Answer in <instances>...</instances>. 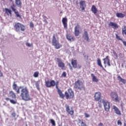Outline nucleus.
<instances>
[{"label": "nucleus", "instance_id": "4", "mask_svg": "<svg viewBox=\"0 0 126 126\" xmlns=\"http://www.w3.org/2000/svg\"><path fill=\"white\" fill-rule=\"evenodd\" d=\"M52 46H54L56 50H59V49H61L62 47H63L62 44L60 43L59 40H57V38H56V35L55 34H54L53 36Z\"/></svg>", "mask_w": 126, "mask_h": 126}, {"label": "nucleus", "instance_id": "6", "mask_svg": "<svg viewBox=\"0 0 126 126\" xmlns=\"http://www.w3.org/2000/svg\"><path fill=\"white\" fill-rule=\"evenodd\" d=\"M110 96L113 101L114 102H118V103H120V101L122 100L121 97H119V95H118V94L116 92H111Z\"/></svg>", "mask_w": 126, "mask_h": 126}, {"label": "nucleus", "instance_id": "3", "mask_svg": "<svg viewBox=\"0 0 126 126\" xmlns=\"http://www.w3.org/2000/svg\"><path fill=\"white\" fill-rule=\"evenodd\" d=\"M74 88L77 89V90H80V91L83 90H85V87H84V85H83V84L80 80H78L77 81L75 82Z\"/></svg>", "mask_w": 126, "mask_h": 126}, {"label": "nucleus", "instance_id": "19", "mask_svg": "<svg viewBox=\"0 0 126 126\" xmlns=\"http://www.w3.org/2000/svg\"><path fill=\"white\" fill-rule=\"evenodd\" d=\"M104 64H107L108 66H111V63H110V59H109V56H106L103 59Z\"/></svg>", "mask_w": 126, "mask_h": 126}, {"label": "nucleus", "instance_id": "59", "mask_svg": "<svg viewBox=\"0 0 126 126\" xmlns=\"http://www.w3.org/2000/svg\"><path fill=\"white\" fill-rule=\"evenodd\" d=\"M105 67H106V65L105 66Z\"/></svg>", "mask_w": 126, "mask_h": 126}, {"label": "nucleus", "instance_id": "15", "mask_svg": "<svg viewBox=\"0 0 126 126\" xmlns=\"http://www.w3.org/2000/svg\"><path fill=\"white\" fill-rule=\"evenodd\" d=\"M113 109L114 110V112L116 115H118V116H122V112H121V110L118 108L116 105L113 106Z\"/></svg>", "mask_w": 126, "mask_h": 126}, {"label": "nucleus", "instance_id": "38", "mask_svg": "<svg viewBox=\"0 0 126 126\" xmlns=\"http://www.w3.org/2000/svg\"><path fill=\"white\" fill-rule=\"evenodd\" d=\"M34 77H38L39 76V72H35L33 74Z\"/></svg>", "mask_w": 126, "mask_h": 126}, {"label": "nucleus", "instance_id": "26", "mask_svg": "<svg viewBox=\"0 0 126 126\" xmlns=\"http://www.w3.org/2000/svg\"><path fill=\"white\" fill-rule=\"evenodd\" d=\"M91 76L92 77V80L94 82H98L99 80L97 78V77L94 75V74H91Z\"/></svg>", "mask_w": 126, "mask_h": 126}, {"label": "nucleus", "instance_id": "16", "mask_svg": "<svg viewBox=\"0 0 126 126\" xmlns=\"http://www.w3.org/2000/svg\"><path fill=\"white\" fill-rule=\"evenodd\" d=\"M83 38L86 40L87 42H89L90 39L89 38V35H88V32L87 31H85L83 34Z\"/></svg>", "mask_w": 126, "mask_h": 126}, {"label": "nucleus", "instance_id": "43", "mask_svg": "<svg viewBox=\"0 0 126 126\" xmlns=\"http://www.w3.org/2000/svg\"><path fill=\"white\" fill-rule=\"evenodd\" d=\"M21 88H22V87H20L18 90L16 91V93L17 94H19V93H20V89H21Z\"/></svg>", "mask_w": 126, "mask_h": 126}, {"label": "nucleus", "instance_id": "27", "mask_svg": "<svg viewBox=\"0 0 126 126\" xmlns=\"http://www.w3.org/2000/svg\"><path fill=\"white\" fill-rule=\"evenodd\" d=\"M5 13H6V14H7L8 15H12V11H11V10L7 8H5Z\"/></svg>", "mask_w": 126, "mask_h": 126}, {"label": "nucleus", "instance_id": "13", "mask_svg": "<svg viewBox=\"0 0 126 126\" xmlns=\"http://www.w3.org/2000/svg\"><path fill=\"white\" fill-rule=\"evenodd\" d=\"M79 29H80V26L79 25V24H77L76 26H75L74 28L75 36H79V34L81 33L80 31H79Z\"/></svg>", "mask_w": 126, "mask_h": 126}, {"label": "nucleus", "instance_id": "37", "mask_svg": "<svg viewBox=\"0 0 126 126\" xmlns=\"http://www.w3.org/2000/svg\"><path fill=\"white\" fill-rule=\"evenodd\" d=\"M116 39L117 40H118L119 41H123V39L121 38V37L120 36H119V35H118L117 34H116Z\"/></svg>", "mask_w": 126, "mask_h": 126}, {"label": "nucleus", "instance_id": "31", "mask_svg": "<svg viewBox=\"0 0 126 126\" xmlns=\"http://www.w3.org/2000/svg\"><path fill=\"white\" fill-rule=\"evenodd\" d=\"M113 54L114 55L115 60H118L119 56H118L117 52L115 51V50H113Z\"/></svg>", "mask_w": 126, "mask_h": 126}, {"label": "nucleus", "instance_id": "33", "mask_svg": "<svg viewBox=\"0 0 126 126\" xmlns=\"http://www.w3.org/2000/svg\"><path fill=\"white\" fill-rule=\"evenodd\" d=\"M122 34L126 36V26H124V28L122 29Z\"/></svg>", "mask_w": 126, "mask_h": 126}, {"label": "nucleus", "instance_id": "46", "mask_svg": "<svg viewBox=\"0 0 126 126\" xmlns=\"http://www.w3.org/2000/svg\"><path fill=\"white\" fill-rule=\"evenodd\" d=\"M12 117H13L14 118H15V117H16V113H15V112H13L11 114Z\"/></svg>", "mask_w": 126, "mask_h": 126}, {"label": "nucleus", "instance_id": "53", "mask_svg": "<svg viewBox=\"0 0 126 126\" xmlns=\"http://www.w3.org/2000/svg\"><path fill=\"white\" fill-rule=\"evenodd\" d=\"M82 10H85V7L83 6L82 7Z\"/></svg>", "mask_w": 126, "mask_h": 126}, {"label": "nucleus", "instance_id": "18", "mask_svg": "<svg viewBox=\"0 0 126 126\" xmlns=\"http://www.w3.org/2000/svg\"><path fill=\"white\" fill-rule=\"evenodd\" d=\"M108 25L109 27H112V28H113V29H117L119 28V26L118 25V24L114 23L113 22H109Z\"/></svg>", "mask_w": 126, "mask_h": 126}, {"label": "nucleus", "instance_id": "47", "mask_svg": "<svg viewBox=\"0 0 126 126\" xmlns=\"http://www.w3.org/2000/svg\"><path fill=\"white\" fill-rule=\"evenodd\" d=\"M81 126H87V125H86L85 123H84V122H81Z\"/></svg>", "mask_w": 126, "mask_h": 126}, {"label": "nucleus", "instance_id": "24", "mask_svg": "<svg viewBox=\"0 0 126 126\" xmlns=\"http://www.w3.org/2000/svg\"><path fill=\"white\" fill-rule=\"evenodd\" d=\"M58 93L60 95V98H61V99H64V96L65 95V94H63V92H62V90H59L58 91Z\"/></svg>", "mask_w": 126, "mask_h": 126}, {"label": "nucleus", "instance_id": "42", "mask_svg": "<svg viewBox=\"0 0 126 126\" xmlns=\"http://www.w3.org/2000/svg\"><path fill=\"white\" fill-rule=\"evenodd\" d=\"M26 46H27V47H33V44H30L28 42L26 43Z\"/></svg>", "mask_w": 126, "mask_h": 126}, {"label": "nucleus", "instance_id": "40", "mask_svg": "<svg viewBox=\"0 0 126 126\" xmlns=\"http://www.w3.org/2000/svg\"><path fill=\"white\" fill-rule=\"evenodd\" d=\"M62 77H66V72L65 71H64L63 72Z\"/></svg>", "mask_w": 126, "mask_h": 126}, {"label": "nucleus", "instance_id": "50", "mask_svg": "<svg viewBox=\"0 0 126 126\" xmlns=\"http://www.w3.org/2000/svg\"><path fill=\"white\" fill-rule=\"evenodd\" d=\"M56 87L57 88V89L58 90V91H59V90H61L59 88V86H58V84H56Z\"/></svg>", "mask_w": 126, "mask_h": 126}, {"label": "nucleus", "instance_id": "58", "mask_svg": "<svg viewBox=\"0 0 126 126\" xmlns=\"http://www.w3.org/2000/svg\"><path fill=\"white\" fill-rule=\"evenodd\" d=\"M60 13H63V12L62 11L60 12Z\"/></svg>", "mask_w": 126, "mask_h": 126}, {"label": "nucleus", "instance_id": "8", "mask_svg": "<svg viewBox=\"0 0 126 126\" xmlns=\"http://www.w3.org/2000/svg\"><path fill=\"white\" fill-rule=\"evenodd\" d=\"M58 64L59 67H60L62 70H64L65 69V64L63 62L62 59L60 58L56 59Z\"/></svg>", "mask_w": 126, "mask_h": 126}, {"label": "nucleus", "instance_id": "39", "mask_svg": "<svg viewBox=\"0 0 126 126\" xmlns=\"http://www.w3.org/2000/svg\"><path fill=\"white\" fill-rule=\"evenodd\" d=\"M67 65L69 66V68L70 69V70H73V68L71 66V64H70V63H67Z\"/></svg>", "mask_w": 126, "mask_h": 126}, {"label": "nucleus", "instance_id": "25", "mask_svg": "<svg viewBox=\"0 0 126 126\" xmlns=\"http://www.w3.org/2000/svg\"><path fill=\"white\" fill-rule=\"evenodd\" d=\"M116 16L118 18H124L126 16V15L123 13H117Z\"/></svg>", "mask_w": 126, "mask_h": 126}, {"label": "nucleus", "instance_id": "20", "mask_svg": "<svg viewBox=\"0 0 126 126\" xmlns=\"http://www.w3.org/2000/svg\"><path fill=\"white\" fill-rule=\"evenodd\" d=\"M66 38L68 41H70V42H73V41L75 40V37H74V36L71 35V34H67Z\"/></svg>", "mask_w": 126, "mask_h": 126}, {"label": "nucleus", "instance_id": "32", "mask_svg": "<svg viewBox=\"0 0 126 126\" xmlns=\"http://www.w3.org/2000/svg\"><path fill=\"white\" fill-rule=\"evenodd\" d=\"M80 5L81 6H84V7H86V3H85V1L82 0L80 2Z\"/></svg>", "mask_w": 126, "mask_h": 126}, {"label": "nucleus", "instance_id": "48", "mask_svg": "<svg viewBox=\"0 0 126 126\" xmlns=\"http://www.w3.org/2000/svg\"><path fill=\"white\" fill-rule=\"evenodd\" d=\"M121 42H123V44L125 46V47H126V41H124V40H122Z\"/></svg>", "mask_w": 126, "mask_h": 126}, {"label": "nucleus", "instance_id": "44", "mask_svg": "<svg viewBox=\"0 0 126 126\" xmlns=\"http://www.w3.org/2000/svg\"><path fill=\"white\" fill-rule=\"evenodd\" d=\"M85 118H90V115L88 114V113H84Z\"/></svg>", "mask_w": 126, "mask_h": 126}, {"label": "nucleus", "instance_id": "34", "mask_svg": "<svg viewBox=\"0 0 126 126\" xmlns=\"http://www.w3.org/2000/svg\"><path fill=\"white\" fill-rule=\"evenodd\" d=\"M98 104V107L99 108H102V103H103V99H100L97 101Z\"/></svg>", "mask_w": 126, "mask_h": 126}, {"label": "nucleus", "instance_id": "36", "mask_svg": "<svg viewBox=\"0 0 126 126\" xmlns=\"http://www.w3.org/2000/svg\"><path fill=\"white\" fill-rule=\"evenodd\" d=\"M50 123L52 124V126H56V122L54 119H50Z\"/></svg>", "mask_w": 126, "mask_h": 126}, {"label": "nucleus", "instance_id": "29", "mask_svg": "<svg viewBox=\"0 0 126 126\" xmlns=\"http://www.w3.org/2000/svg\"><path fill=\"white\" fill-rule=\"evenodd\" d=\"M97 63L98 65V66H100L102 68H104V67H103V65H102V62H101V59H97Z\"/></svg>", "mask_w": 126, "mask_h": 126}, {"label": "nucleus", "instance_id": "11", "mask_svg": "<svg viewBox=\"0 0 126 126\" xmlns=\"http://www.w3.org/2000/svg\"><path fill=\"white\" fill-rule=\"evenodd\" d=\"M65 107L66 109V112H67L69 115H70V116H73V115H74V110H73L72 107L70 108V107H69L67 104L65 105Z\"/></svg>", "mask_w": 126, "mask_h": 126}, {"label": "nucleus", "instance_id": "5", "mask_svg": "<svg viewBox=\"0 0 126 126\" xmlns=\"http://www.w3.org/2000/svg\"><path fill=\"white\" fill-rule=\"evenodd\" d=\"M67 91L68 92H65L64 94L66 99H67V100H68V99H72V98L74 97V93L73 92V91H72V89H69Z\"/></svg>", "mask_w": 126, "mask_h": 126}, {"label": "nucleus", "instance_id": "23", "mask_svg": "<svg viewBox=\"0 0 126 126\" xmlns=\"http://www.w3.org/2000/svg\"><path fill=\"white\" fill-rule=\"evenodd\" d=\"M117 79L119 80V81H120V82H122L123 84H126V80L125 79H123L121 76H118L117 77Z\"/></svg>", "mask_w": 126, "mask_h": 126}, {"label": "nucleus", "instance_id": "35", "mask_svg": "<svg viewBox=\"0 0 126 126\" xmlns=\"http://www.w3.org/2000/svg\"><path fill=\"white\" fill-rule=\"evenodd\" d=\"M17 85H16V84H15V82H14L13 84V90H15V91H16V90H17Z\"/></svg>", "mask_w": 126, "mask_h": 126}, {"label": "nucleus", "instance_id": "14", "mask_svg": "<svg viewBox=\"0 0 126 126\" xmlns=\"http://www.w3.org/2000/svg\"><path fill=\"white\" fill-rule=\"evenodd\" d=\"M94 101H95V102L101 100V99L102 98L101 93L99 92L95 93L94 94Z\"/></svg>", "mask_w": 126, "mask_h": 126}, {"label": "nucleus", "instance_id": "54", "mask_svg": "<svg viewBox=\"0 0 126 126\" xmlns=\"http://www.w3.org/2000/svg\"><path fill=\"white\" fill-rule=\"evenodd\" d=\"M56 84H57V85H58V84H59V81H57V82L56 83Z\"/></svg>", "mask_w": 126, "mask_h": 126}, {"label": "nucleus", "instance_id": "51", "mask_svg": "<svg viewBox=\"0 0 126 126\" xmlns=\"http://www.w3.org/2000/svg\"><path fill=\"white\" fill-rule=\"evenodd\" d=\"M36 87L37 88V89H39V84H36Z\"/></svg>", "mask_w": 126, "mask_h": 126}, {"label": "nucleus", "instance_id": "7", "mask_svg": "<svg viewBox=\"0 0 126 126\" xmlns=\"http://www.w3.org/2000/svg\"><path fill=\"white\" fill-rule=\"evenodd\" d=\"M12 3V5L10 6L12 11H14L15 14H16L17 17H19V18H21V16L19 14V12L15 9V4H14V2L12 0H9Z\"/></svg>", "mask_w": 126, "mask_h": 126}, {"label": "nucleus", "instance_id": "28", "mask_svg": "<svg viewBox=\"0 0 126 126\" xmlns=\"http://www.w3.org/2000/svg\"><path fill=\"white\" fill-rule=\"evenodd\" d=\"M5 100H6V101H10V103H11V104H15L17 103V101H16L13 99H10V98H9L8 97L5 98Z\"/></svg>", "mask_w": 126, "mask_h": 126}, {"label": "nucleus", "instance_id": "1", "mask_svg": "<svg viewBox=\"0 0 126 126\" xmlns=\"http://www.w3.org/2000/svg\"><path fill=\"white\" fill-rule=\"evenodd\" d=\"M21 92L20 97H21L22 100H24V101H30V100H31V97H30V95H29V92L28 91L27 87L23 88Z\"/></svg>", "mask_w": 126, "mask_h": 126}, {"label": "nucleus", "instance_id": "2", "mask_svg": "<svg viewBox=\"0 0 126 126\" xmlns=\"http://www.w3.org/2000/svg\"><path fill=\"white\" fill-rule=\"evenodd\" d=\"M14 28L16 32H24L26 30V27L20 23H16L14 25Z\"/></svg>", "mask_w": 126, "mask_h": 126}, {"label": "nucleus", "instance_id": "21", "mask_svg": "<svg viewBox=\"0 0 126 126\" xmlns=\"http://www.w3.org/2000/svg\"><path fill=\"white\" fill-rule=\"evenodd\" d=\"M8 96L11 97L12 99H16V94L12 91H10L8 94Z\"/></svg>", "mask_w": 126, "mask_h": 126}, {"label": "nucleus", "instance_id": "56", "mask_svg": "<svg viewBox=\"0 0 126 126\" xmlns=\"http://www.w3.org/2000/svg\"><path fill=\"white\" fill-rule=\"evenodd\" d=\"M124 126H126V123L124 124Z\"/></svg>", "mask_w": 126, "mask_h": 126}, {"label": "nucleus", "instance_id": "55", "mask_svg": "<svg viewBox=\"0 0 126 126\" xmlns=\"http://www.w3.org/2000/svg\"><path fill=\"white\" fill-rule=\"evenodd\" d=\"M122 55H123L122 53L119 54V56H122Z\"/></svg>", "mask_w": 126, "mask_h": 126}, {"label": "nucleus", "instance_id": "30", "mask_svg": "<svg viewBox=\"0 0 126 126\" xmlns=\"http://www.w3.org/2000/svg\"><path fill=\"white\" fill-rule=\"evenodd\" d=\"M15 3L18 7H21V1L20 0H15Z\"/></svg>", "mask_w": 126, "mask_h": 126}, {"label": "nucleus", "instance_id": "49", "mask_svg": "<svg viewBox=\"0 0 126 126\" xmlns=\"http://www.w3.org/2000/svg\"><path fill=\"white\" fill-rule=\"evenodd\" d=\"M3 76V74H2V72H1V71L0 70V77H2Z\"/></svg>", "mask_w": 126, "mask_h": 126}, {"label": "nucleus", "instance_id": "52", "mask_svg": "<svg viewBox=\"0 0 126 126\" xmlns=\"http://www.w3.org/2000/svg\"><path fill=\"white\" fill-rule=\"evenodd\" d=\"M104 126V125H103V123H100L98 124V126Z\"/></svg>", "mask_w": 126, "mask_h": 126}, {"label": "nucleus", "instance_id": "9", "mask_svg": "<svg viewBox=\"0 0 126 126\" xmlns=\"http://www.w3.org/2000/svg\"><path fill=\"white\" fill-rule=\"evenodd\" d=\"M71 63L73 68H77L78 69L81 68V65L78 64L77 63V60H76L71 59Z\"/></svg>", "mask_w": 126, "mask_h": 126}, {"label": "nucleus", "instance_id": "41", "mask_svg": "<svg viewBox=\"0 0 126 126\" xmlns=\"http://www.w3.org/2000/svg\"><path fill=\"white\" fill-rule=\"evenodd\" d=\"M30 27L31 28H34V24H33V22H31L30 23Z\"/></svg>", "mask_w": 126, "mask_h": 126}, {"label": "nucleus", "instance_id": "17", "mask_svg": "<svg viewBox=\"0 0 126 126\" xmlns=\"http://www.w3.org/2000/svg\"><path fill=\"white\" fill-rule=\"evenodd\" d=\"M62 23L63 25L64 28L65 30L67 29V18L66 17L63 18Z\"/></svg>", "mask_w": 126, "mask_h": 126}, {"label": "nucleus", "instance_id": "45", "mask_svg": "<svg viewBox=\"0 0 126 126\" xmlns=\"http://www.w3.org/2000/svg\"><path fill=\"white\" fill-rule=\"evenodd\" d=\"M117 124L118 126H122V125H123V123H122V122L121 121V120H118Z\"/></svg>", "mask_w": 126, "mask_h": 126}, {"label": "nucleus", "instance_id": "22", "mask_svg": "<svg viewBox=\"0 0 126 126\" xmlns=\"http://www.w3.org/2000/svg\"><path fill=\"white\" fill-rule=\"evenodd\" d=\"M91 11H92L93 13H94V14H96L97 12H98V9L96 7V6L94 5H93L91 8Z\"/></svg>", "mask_w": 126, "mask_h": 126}, {"label": "nucleus", "instance_id": "57", "mask_svg": "<svg viewBox=\"0 0 126 126\" xmlns=\"http://www.w3.org/2000/svg\"><path fill=\"white\" fill-rule=\"evenodd\" d=\"M28 126V125L27 124H26V126Z\"/></svg>", "mask_w": 126, "mask_h": 126}, {"label": "nucleus", "instance_id": "12", "mask_svg": "<svg viewBox=\"0 0 126 126\" xmlns=\"http://www.w3.org/2000/svg\"><path fill=\"white\" fill-rule=\"evenodd\" d=\"M102 102L103 104L105 110L106 111V112H109V111H110V102L104 99L102 100Z\"/></svg>", "mask_w": 126, "mask_h": 126}, {"label": "nucleus", "instance_id": "10", "mask_svg": "<svg viewBox=\"0 0 126 126\" xmlns=\"http://www.w3.org/2000/svg\"><path fill=\"white\" fill-rule=\"evenodd\" d=\"M45 86L48 88L54 87V86H56V82L54 80H52L51 81H47L45 82Z\"/></svg>", "mask_w": 126, "mask_h": 126}]
</instances>
